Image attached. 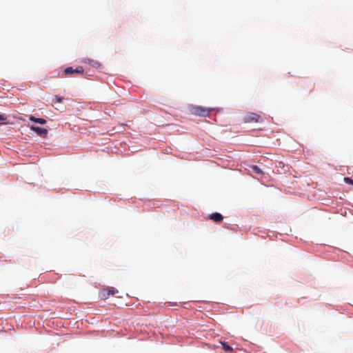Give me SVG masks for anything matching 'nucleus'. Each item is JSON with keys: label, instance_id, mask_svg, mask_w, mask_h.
I'll use <instances>...</instances> for the list:
<instances>
[{"label": "nucleus", "instance_id": "nucleus-1", "mask_svg": "<svg viewBox=\"0 0 353 353\" xmlns=\"http://www.w3.org/2000/svg\"><path fill=\"white\" fill-rule=\"evenodd\" d=\"M214 110V108H205L195 105H191L189 106L190 112L193 115L199 117H207Z\"/></svg>", "mask_w": 353, "mask_h": 353}, {"label": "nucleus", "instance_id": "nucleus-2", "mask_svg": "<svg viewBox=\"0 0 353 353\" xmlns=\"http://www.w3.org/2000/svg\"><path fill=\"white\" fill-rule=\"evenodd\" d=\"M261 116L256 113L248 112L243 117L244 123H257L260 121Z\"/></svg>", "mask_w": 353, "mask_h": 353}, {"label": "nucleus", "instance_id": "nucleus-3", "mask_svg": "<svg viewBox=\"0 0 353 353\" xmlns=\"http://www.w3.org/2000/svg\"><path fill=\"white\" fill-rule=\"evenodd\" d=\"M116 293H117V290L114 288L108 287L101 292V296L103 299H108L110 296H112Z\"/></svg>", "mask_w": 353, "mask_h": 353}, {"label": "nucleus", "instance_id": "nucleus-4", "mask_svg": "<svg viewBox=\"0 0 353 353\" xmlns=\"http://www.w3.org/2000/svg\"><path fill=\"white\" fill-rule=\"evenodd\" d=\"M83 71L84 70L83 69V67H81V66H79L76 69H73L72 67H68V68L65 69L64 73L66 75L72 74H74V73L83 74Z\"/></svg>", "mask_w": 353, "mask_h": 353}, {"label": "nucleus", "instance_id": "nucleus-5", "mask_svg": "<svg viewBox=\"0 0 353 353\" xmlns=\"http://www.w3.org/2000/svg\"><path fill=\"white\" fill-rule=\"evenodd\" d=\"M30 130L35 132L41 137H46L48 134V130L46 128L32 125Z\"/></svg>", "mask_w": 353, "mask_h": 353}, {"label": "nucleus", "instance_id": "nucleus-6", "mask_svg": "<svg viewBox=\"0 0 353 353\" xmlns=\"http://www.w3.org/2000/svg\"><path fill=\"white\" fill-rule=\"evenodd\" d=\"M210 219L213 220L216 223H220L223 221V216L218 212L212 213L209 216Z\"/></svg>", "mask_w": 353, "mask_h": 353}, {"label": "nucleus", "instance_id": "nucleus-7", "mask_svg": "<svg viewBox=\"0 0 353 353\" xmlns=\"http://www.w3.org/2000/svg\"><path fill=\"white\" fill-rule=\"evenodd\" d=\"M29 119L31 121H33L37 123L42 124V125L46 124L47 122L46 120L44 119L36 118L35 117H34L32 115H31Z\"/></svg>", "mask_w": 353, "mask_h": 353}, {"label": "nucleus", "instance_id": "nucleus-8", "mask_svg": "<svg viewBox=\"0 0 353 353\" xmlns=\"http://www.w3.org/2000/svg\"><path fill=\"white\" fill-rule=\"evenodd\" d=\"M85 62L95 68H99L101 66V64L97 61L88 59L87 61H85Z\"/></svg>", "mask_w": 353, "mask_h": 353}, {"label": "nucleus", "instance_id": "nucleus-9", "mask_svg": "<svg viewBox=\"0 0 353 353\" xmlns=\"http://www.w3.org/2000/svg\"><path fill=\"white\" fill-rule=\"evenodd\" d=\"M222 346H223V350L227 352H232L233 351V349L231 346H230L229 345H228L225 342H221Z\"/></svg>", "mask_w": 353, "mask_h": 353}, {"label": "nucleus", "instance_id": "nucleus-10", "mask_svg": "<svg viewBox=\"0 0 353 353\" xmlns=\"http://www.w3.org/2000/svg\"><path fill=\"white\" fill-rule=\"evenodd\" d=\"M251 168L255 174H263V171L257 165H252Z\"/></svg>", "mask_w": 353, "mask_h": 353}, {"label": "nucleus", "instance_id": "nucleus-11", "mask_svg": "<svg viewBox=\"0 0 353 353\" xmlns=\"http://www.w3.org/2000/svg\"><path fill=\"white\" fill-rule=\"evenodd\" d=\"M63 98L59 96L56 95L54 99L52 100L53 105H55L56 103H60L63 101Z\"/></svg>", "mask_w": 353, "mask_h": 353}, {"label": "nucleus", "instance_id": "nucleus-12", "mask_svg": "<svg viewBox=\"0 0 353 353\" xmlns=\"http://www.w3.org/2000/svg\"><path fill=\"white\" fill-rule=\"evenodd\" d=\"M344 181H345L346 183H350V184H352V185H353V179H350V178L345 177V178H344Z\"/></svg>", "mask_w": 353, "mask_h": 353}, {"label": "nucleus", "instance_id": "nucleus-13", "mask_svg": "<svg viewBox=\"0 0 353 353\" xmlns=\"http://www.w3.org/2000/svg\"><path fill=\"white\" fill-rule=\"evenodd\" d=\"M6 119V117H4L3 114H0V123L3 121H4Z\"/></svg>", "mask_w": 353, "mask_h": 353}]
</instances>
